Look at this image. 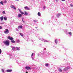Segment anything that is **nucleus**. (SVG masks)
I'll list each match as a JSON object with an SVG mask.
<instances>
[{
	"mask_svg": "<svg viewBox=\"0 0 73 73\" xmlns=\"http://www.w3.org/2000/svg\"><path fill=\"white\" fill-rule=\"evenodd\" d=\"M3 42L6 46H9V40H8L4 41Z\"/></svg>",
	"mask_w": 73,
	"mask_h": 73,
	"instance_id": "obj_1",
	"label": "nucleus"
},
{
	"mask_svg": "<svg viewBox=\"0 0 73 73\" xmlns=\"http://www.w3.org/2000/svg\"><path fill=\"white\" fill-rule=\"evenodd\" d=\"M4 32L5 34H8L9 33V30L7 29H6L5 31H4Z\"/></svg>",
	"mask_w": 73,
	"mask_h": 73,
	"instance_id": "obj_2",
	"label": "nucleus"
},
{
	"mask_svg": "<svg viewBox=\"0 0 73 73\" xmlns=\"http://www.w3.org/2000/svg\"><path fill=\"white\" fill-rule=\"evenodd\" d=\"M7 38L9 39V40H11V41L12 40H13V38L11 37L10 36H9L7 37Z\"/></svg>",
	"mask_w": 73,
	"mask_h": 73,
	"instance_id": "obj_3",
	"label": "nucleus"
},
{
	"mask_svg": "<svg viewBox=\"0 0 73 73\" xmlns=\"http://www.w3.org/2000/svg\"><path fill=\"white\" fill-rule=\"evenodd\" d=\"M25 69L27 70H29V69H31V67L29 66H26L25 67Z\"/></svg>",
	"mask_w": 73,
	"mask_h": 73,
	"instance_id": "obj_4",
	"label": "nucleus"
},
{
	"mask_svg": "<svg viewBox=\"0 0 73 73\" xmlns=\"http://www.w3.org/2000/svg\"><path fill=\"white\" fill-rule=\"evenodd\" d=\"M24 8L25 9H27V10H30V9L27 6L25 7Z\"/></svg>",
	"mask_w": 73,
	"mask_h": 73,
	"instance_id": "obj_5",
	"label": "nucleus"
},
{
	"mask_svg": "<svg viewBox=\"0 0 73 73\" xmlns=\"http://www.w3.org/2000/svg\"><path fill=\"white\" fill-rule=\"evenodd\" d=\"M11 7L12 8H13V9H15V10H16V7H15V6L13 5H12L11 6Z\"/></svg>",
	"mask_w": 73,
	"mask_h": 73,
	"instance_id": "obj_6",
	"label": "nucleus"
},
{
	"mask_svg": "<svg viewBox=\"0 0 73 73\" xmlns=\"http://www.w3.org/2000/svg\"><path fill=\"white\" fill-rule=\"evenodd\" d=\"M12 71V70L8 69L6 70V72H11Z\"/></svg>",
	"mask_w": 73,
	"mask_h": 73,
	"instance_id": "obj_7",
	"label": "nucleus"
},
{
	"mask_svg": "<svg viewBox=\"0 0 73 73\" xmlns=\"http://www.w3.org/2000/svg\"><path fill=\"white\" fill-rule=\"evenodd\" d=\"M0 19L1 21H3L4 19V17L3 16L1 17H0Z\"/></svg>",
	"mask_w": 73,
	"mask_h": 73,
	"instance_id": "obj_8",
	"label": "nucleus"
},
{
	"mask_svg": "<svg viewBox=\"0 0 73 73\" xmlns=\"http://www.w3.org/2000/svg\"><path fill=\"white\" fill-rule=\"evenodd\" d=\"M61 16V13H58L57 14V17H59V16Z\"/></svg>",
	"mask_w": 73,
	"mask_h": 73,
	"instance_id": "obj_9",
	"label": "nucleus"
},
{
	"mask_svg": "<svg viewBox=\"0 0 73 73\" xmlns=\"http://www.w3.org/2000/svg\"><path fill=\"white\" fill-rule=\"evenodd\" d=\"M24 12H25L24 15L26 16H27V15H28V13H27L26 11H25Z\"/></svg>",
	"mask_w": 73,
	"mask_h": 73,
	"instance_id": "obj_10",
	"label": "nucleus"
},
{
	"mask_svg": "<svg viewBox=\"0 0 73 73\" xmlns=\"http://www.w3.org/2000/svg\"><path fill=\"white\" fill-rule=\"evenodd\" d=\"M3 19H4V20H7V17L6 16L5 17L3 18Z\"/></svg>",
	"mask_w": 73,
	"mask_h": 73,
	"instance_id": "obj_11",
	"label": "nucleus"
},
{
	"mask_svg": "<svg viewBox=\"0 0 73 73\" xmlns=\"http://www.w3.org/2000/svg\"><path fill=\"white\" fill-rule=\"evenodd\" d=\"M39 40H40L42 41H44V39L42 38H39Z\"/></svg>",
	"mask_w": 73,
	"mask_h": 73,
	"instance_id": "obj_12",
	"label": "nucleus"
},
{
	"mask_svg": "<svg viewBox=\"0 0 73 73\" xmlns=\"http://www.w3.org/2000/svg\"><path fill=\"white\" fill-rule=\"evenodd\" d=\"M18 17H19V18H20V17H21V14H19L18 15Z\"/></svg>",
	"mask_w": 73,
	"mask_h": 73,
	"instance_id": "obj_13",
	"label": "nucleus"
},
{
	"mask_svg": "<svg viewBox=\"0 0 73 73\" xmlns=\"http://www.w3.org/2000/svg\"><path fill=\"white\" fill-rule=\"evenodd\" d=\"M33 56V53H32L31 57H32V60H34V58H33V57H32V56Z\"/></svg>",
	"mask_w": 73,
	"mask_h": 73,
	"instance_id": "obj_14",
	"label": "nucleus"
},
{
	"mask_svg": "<svg viewBox=\"0 0 73 73\" xmlns=\"http://www.w3.org/2000/svg\"><path fill=\"white\" fill-rule=\"evenodd\" d=\"M19 34L20 35H21V36H22V37H23V36H24V35L23 34H22L21 33H20Z\"/></svg>",
	"mask_w": 73,
	"mask_h": 73,
	"instance_id": "obj_15",
	"label": "nucleus"
},
{
	"mask_svg": "<svg viewBox=\"0 0 73 73\" xmlns=\"http://www.w3.org/2000/svg\"><path fill=\"white\" fill-rule=\"evenodd\" d=\"M18 29H20V28L21 29H22V26H18Z\"/></svg>",
	"mask_w": 73,
	"mask_h": 73,
	"instance_id": "obj_16",
	"label": "nucleus"
},
{
	"mask_svg": "<svg viewBox=\"0 0 73 73\" xmlns=\"http://www.w3.org/2000/svg\"><path fill=\"white\" fill-rule=\"evenodd\" d=\"M44 42H48V40H45L44 39Z\"/></svg>",
	"mask_w": 73,
	"mask_h": 73,
	"instance_id": "obj_17",
	"label": "nucleus"
},
{
	"mask_svg": "<svg viewBox=\"0 0 73 73\" xmlns=\"http://www.w3.org/2000/svg\"><path fill=\"white\" fill-rule=\"evenodd\" d=\"M38 15L39 16H41V13L40 12H38Z\"/></svg>",
	"mask_w": 73,
	"mask_h": 73,
	"instance_id": "obj_18",
	"label": "nucleus"
},
{
	"mask_svg": "<svg viewBox=\"0 0 73 73\" xmlns=\"http://www.w3.org/2000/svg\"><path fill=\"white\" fill-rule=\"evenodd\" d=\"M11 42H12V43H15V41L13 40H12L11 41Z\"/></svg>",
	"mask_w": 73,
	"mask_h": 73,
	"instance_id": "obj_19",
	"label": "nucleus"
},
{
	"mask_svg": "<svg viewBox=\"0 0 73 73\" xmlns=\"http://www.w3.org/2000/svg\"><path fill=\"white\" fill-rule=\"evenodd\" d=\"M16 48L17 49V50H20V47L18 48L17 47Z\"/></svg>",
	"mask_w": 73,
	"mask_h": 73,
	"instance_id": "obj_20",
	"label": "nucleus"
},
{
	"mask_svg": "<svg viewBox=\"0 0 73 73\" xmlns=\"http://www.w3.org/2000/svg\"><path fill=\"white\" fill-rule=\"evenodd\" d=\"M58 70L59 72H62V70L60 68H59Z\"/></svg>",
	"mask_w": 73,
	"mask_h": 73,
	"instance_id": "obj_21",
	"label": "nucleus"
},
{
	"mask_svg": "<svg viewBox=\"0 0 73 73\" xmlns=\"http://www.w3.org/2000/svg\"><path fill=\"white\" fill-rule=\"evenodd\" d=\"M0 3L1 4H2V5H4V4H3V2L2 1H1V2H0Z\"/></svg>",
	"mask_w": 73,
	"mask_h": 73,
	"instance_id": "obj_22",
	"label": "nucleus"
},
{
	"mask_svg": "<svg viewBox=\"0 0 73 73\" xmlns=\"http://www.w3.org/2000/svg\"><path fill=\"white\" fill-rule=\"evenodd\" d=\"M20 42V40H17V43H19Z\"/></svg>",
	"mask_w": 73,
	"mask_h": 73,
	"instance_id": "obj_23",
	"label": "nucleus"
},
{
	"mask_svg": "<svg viewBox=\"0 0 73 73\" xmlns=\"http://www.w3.org/2000/svg\"><path fill=\"white\" fill-rule=\"evenodd\" d=\"M15 47H13L12 48V49L13 50H15Z\"/></svg>",
	"mask_w": 73,
	"mask_h": 73,
	"instance_id": "obj_24",
	"label": "nucleus"
},
{
	"mask_svg": "<svg viewBox=\"0 0 73 73\" xmlns=\"http://www.w3.org/2000/svg\"><path fill=\"white\" fill-rule=\"evenodd\" d=\"M48 65H49V64L48 63L45 64V66L47 67L48 66Z\"/></svg>",
	"mask_w": 73,
	"mask_h": 73,
	"instance_id": "obj_25",
	"label": "nucleus"
},
{
	"mask_svg": "<svg viewBox=\"0 0 73 73\" xmlns=\"http://www.w3.org/2000/svg\"><path fill=\"white\" fill-rule=\"evenodd\" d=\"M64 71H65L66 70H67V68H64Z\"/></svg>",
	"mask_w": 73,
	"mask_h": 73,
	"instance_id": "obj_26",
	"label": "nucleus"
},
{
	"mask_svg": "<svg viewBox=\"0 0 73 73\" xmlns=\"http://www.w3.org/2000/svg\"><path fill=\"white\" fill-rule=\"evenodd\" d=\"M55 43H56V44L57 43V40L56 39L55 40Z\"/></svg>",
	"mask_w": 73,
	"mask_h": 73,
	"instance_id": "obj_27",
	"label": "nucleus"
},
{
	"mask_svg": "<svg viewBox=\"0 0 73 73\" xmlns=\"http://www.w3.org/2000/svg\"><path fill=\"white\" fill-rule=\"evenodd\" d=\"M21 14H22V15H24V12H21Z\"/></svg>",
	"mask_w": 73,
	"mask_h": 73,
	"instance_id": "obj_28",
	"label": "nucleus"
},
{
	"mask_svg": "<svg viewBox=\"0 0 73 73\" xmlns=\"http://www.w3.org/2000/svg\"><path fill=\"white\" fill-rule=\"evenodd\" d=\"M22 21H23V23H25L24 21V18L23 17L22 18Z\"/></svg>",
	"mask_w": 73,
	"mask_h": 73,
	"instance_id": "obj_29",
	"label": "nucleus"
},
{
	"mask_svg": "<svg viewBox=\"0 0 73 73\" xmlns=\"http://www.w3.org/2000/svg\"><path fill=\"white\" fill-rule=\"evenodd\" d=\"M3 3H7V1L5 0V1H4Z\"/></svg>",
	"mask_w": 73,
	"mask_h": 73,
	"instance_id": "obj_30",
	"label": "nucleus"
},
{
	"mask_svg": "<svg viewBox=\"0 0 73 73\" xmlns=\"http://www.w3.org/2000/svg\"><path fill=\"white\" fill-rule=\"evenodd\" d=\"M1 49H0V54H1Z\"/></svg>",
	"mask_w": 73,
	"mask_h": 73,
	"instance_id": "obj_31",
	"label": "nucleus"
},
{
	"mask_svg": "<svg viewBox=\"0 0 73 73\" xmlns=\"http://www.w3.org/2000/svg\"><path fill=\"white\" fill-rule=\"evenodd\" d=\"M2 13H3V14H5V11H3Z\"/></svg>",
	"mask_w": 73,
	"mask_h": 73,
	"instance_id": "obj_32",
	"label": "nucleus"
},
{
	"mask_svg": "<svg viewBox=\"0 0 73 73\" xmlns=\"http://www.w3.org/2000/svg\"><path fill=\"white\" fill-rule=\"evenodd\" d=\"M70 6L71 7H73V5L72 4H70Z\"/></svg>",
	"mask_w": 73,
	"mask_h": 73,
	"instance_id": "obj_33",
	"label": "nucleus"
},
{
	"mask_svg": "<svg viewBox=\"0 0 73 73\" xmlns=\"http://www.w3.org/2000/svg\"><path fill=\"white\" fill-rule=\"evenodd\" d=\"M69 35H72V33L71 32L69 33Z\"/></svg>",
	"mask_w": 73,
	"mask_h": 73,
	"instance_id": "obj_34",
	"label": "nucleus"
},
{
	"mask_svg": "<svg viewBox=\"0 0 73 73\" xmlns=\"http://www.w3.org/2000/svg\"><path fill=\"white\" fill-rule=\"evenodd\" d=\"M19 12H20V13L22 11H21V10H20V9H19Z\"/></svg>",
	"mask_w": 73,
	"mask_h": 73,
	"instance_id": "obj_35",
	"label": "nucleus"
},
{
	"mask_svg": "<svg viewBox=\"0 0 73 73\" xmlns=\"http://www.w3.org/2000/svg\"><path fill=\"white\" fill-rule=\"evenodd\" d=\"M0 29H2V27L0 26Z\"/></svg>",
	"mask_w": 73,
	"mask_h": 73,
	"instance_id": "obj_36",
	"label": "nucleus"
},
{
	"mask_svg": "<svg viewBox=\"0 0 73 73\" xmlns=\"http://www.w3.org/2000/svg\"><path fill=\"white\" fill-rule=\"evenodd\" d=\"M33 21H34V22H35V23L36 22V20H34Z\"/></svg>",
	"mask_w": 73,
	"mask_h": 73,
	"instance_id": "obj_37",
	"label": "nucleus"
},
{
	"mask_svg": "<svg viewBox=\"0 0 73 73\" xmlns=\"http://www.w3.org/2000/svg\"><path fill=\"white\" fill-rule=\"evenodd\" d=\"M43 8H44V9H45V8H46L45 6H44L43 7Z\"/></svg>",
	"mask_w": 73,
	"mask_h": 73,
	"instance_id": "obj_38",
	"label": "nucleus"
},
{
	"mask_svg": "<svg viewBox=\"0 0 73 73\" xmlns=\"http://www.w3.org/2000/svg\"><path fill=\"white\" fill-rule=\"evenodd\" d=\"M56 2H57V3L58 2V0H56Z\"/></svg>",
	"mask_w": 73,
	"mask_h": 73,
	"instance_id": "obj_39",
	"label": "nucleus"
},
{
	"mask_svg": "<svg viewBox=\"0 0 73 73\" xmlns=\"http://www.w3.org/2000/svg\"><path fill=\"white\" fill-rule=\"evenodd\" d=\"M2 72H4V70L3 69L2 70Z\"/></svg>",
	"mask_w": 73,
	"mask_h": 73,
	"instance_id": "obj_40",
	"label": "nucleus"
},
{
	"mask_svg": "<svg viewBox=\"0 0 73 73\" xmlns=\"http://www.w3.org/2000/svg\"><path fill=\"white\" fill-rule=\"evenodd\" d=\"M61 1H65V0H61Z\"/></svg>",
	"mask_w": 73,
	"mask_h": 73,
	"instance_id": "obj_41",
	"label": "nucleus"
},
{
	"mask_svg": "<svg viewBox=\"0 0 73 73\" xmlns=\"http://www.w3.org/2000/svg\"><path fill=\"white\" fill-rule=\"evenodd\" d=\"M69 67H67V70L68 69H69Z\"/></svg>",
	"mask_w": 73,
	"mask_h": 73,
	"instance_id": "obj_42",
	"label": "nucleus"
},
{
	"mask_svg": "<svg viewBox=\"0 0 73 73\" xmlns=\"http://www.w3.org/2000/svg\"><path fill=\"white\" fill-rule=\"evenodd\" d=\"M15 1H19V0H15Z\"/></svg>",
	"mask_w": 73,
	"mask_h": 73,
	"instance_id": "obj_43",
	"label": "nucleus"
},
{
	"mask_svg": "<svg viewBox=\"0 0 73 73\" xmlns=\"http://www.w3.org/2000/svg\"><path fill=\"white\" fill-rule=\"evenodd\" d=\"M17 31H19V30L18 29H17Z\"/></svg>",
	"mask_w": 73,
	"mask_h": 73,
	"instance_id": "obj_44",
	"label": "nucleus"
},
{
	"mask_svg": "<svg viewBox=\"0 0 73 73\" xmlns=\"http://www.w3.org/2000/svg\"><path fill=\"white\" fill-rule=\"evenodd\" d=\"M35 28H37V27H36Z\"/></svg>",
	"mask_w": 73,
	"mask_h": 73,
	"instance_id": "obj_45",
	"label": "nucleus"
},
{
	"mask_svg": "<svg viewBox=\"0 0 73 73\" xmlns=\"http://www.w3.org/2000/svg\"><path fill=\"white\" fill-rule=\"evenodd\" d=\"M32 41H33V40H32Z\"/></svg>",
	"mask_w": 73,
	"mask_h": 73,
	"instance_id": "obj_46",
	"label": "nucleus"
},
{
	"mask_svg": "<svg viewBox=\"0 0 73 73\" xmlns=\"http://www.w3.org/2000/svg\"><path fill=\"white\" fill-rule=\"evenodd\" d=\"M33 1H34V0H32Z\"/></svg>",
	"mask_w": 73,
	"mask_h": 73,
	"instance_id": "obj_47",
	"label": "nucleus"
},
{
	"mask_svg": "<svg viewBox=\"0 0 73 73\" xmlns=\"http://www.w3.org/2000/svg\"><path fill=\"white\" fill-rule=\"evenodd\" d=\"M31 41H32V40H31Z\"/></svg>",
	"mask_w": 73,
	"mask_h": 73,
	"instance_id": "obj_48",
	"label": "nucleus"
},
{
	"mask_svg": "<svg viewBox=\"0 0 73 73\" xmlns=\"http://www.w3.org/2000/svg\"><path fill=\"white\" fill-rule=\"evenodd\" d=\"M72 73H73V72Z\"/></svg>",
	"mask_w": 73,
	"mask_h": 73,
	"instance_id": "obj_49",
	"label": "nucleus"
}]
</instances>
